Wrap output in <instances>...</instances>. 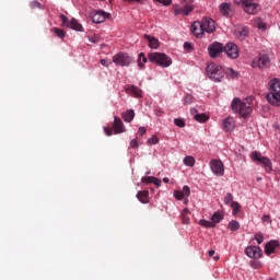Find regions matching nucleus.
Listing matches in <instances>:
<instances>
[{"label":"nucleus","mask_w":280,"mask_h":280,"mask_svg":"<svg viewBox=\"0 0 280 280\" xmlns=\"http://www.w3.org/2000/svg\"><path fill=\"white\" fill-rule=\"evenodd\" d=\"M201 25L206 34H213V32H215V21L211 18H203L201 20Z\"/></svg>","instance_id":"13"},{"label":"nucleus","mask_w":280,"mask_h":280,"mask_svg":"<svg viewBox=\"0 0 280 280\" xmlns=\"http://www.w3.org/2000/svg\"><path fill=\"white\" fill-rule=\"evenodd\" d=\"M224 202H225V205H230V207H231V203H232V202H235V201H233V195H232V194H228V195L224 197Z\"/></svg>","instance_id":"42"},{"label":"nucleus","mask_w":280,"mask_h":280,"mask_svg":"<svg viewBox=\"0 0 280 280\" xmlns=\"http://www.w3.org/2000/svg\"><path fill=\"white\" fill-rule=\"evenodd\" d=\"M223 130L225 132H233L235 130V120L233 117L229 116L223 120Z\"/></svg>","instance_id":"20"},{"label":"nucleus","mask_w":280,"mask_h":280,"mask_svg":"<svg viewBox=\"0 0 280 280\" xmlns=\"http://www.w3.org/2000/svg\"><path fill=\"white\" fill-rule=\"evenodd\" d=\"M137 198L140 202H142V205H148V202H150V191L148 190L138 191Z\"/></svg>","instance_id":"23"},{"label":"nucleus","mask_w":280,"mask_h":280,"mask_svg":"<svg viewBox=\"0 0 280 280\" xmlns=\"http://www.w3.org/2000/svg\"><path fill=\"white\" fill-rule=\"evenodd\" d=\"M104 132H105V135H107V137H110V135H113V131L108 127L104 128Z\"/></svg>","instance_id":"51"},{"label":"nucleus","mask_w":280,"mask_h":280,"mask_svg":"<svg viewBox=\"0 0 280 280\" xmlns=\"http://www.w3.org/2000/svg\"><path fill=\"white\" fill-rule=\"evenodd\" d=\"M52 32L56 34V36L58 38H65V36H67V34L65 33V31L58 28V27H54Z\"/></svg>","instance_id":"37"},{"label":"nucleus","mask_w":280,"mask_h":280,"mask_svg":"<svg viewBox=\"0 0 280 280\" xmlns=\"http://www.w3.org/2000/svg\"><path fill=\"white\" fill-rule=\"evenodd\" d=\"M194 119L199 121V124H205V121H209V117L206 114H195Z\"/></svg>","instance_id":"32"},{"label":"nucleus","mask_w":280,"mask_h":280,"mask_svg":"<svg viewBox=\"0 0 280 280\" xmlns=\"http://www.w3.org/2000/svg\"><path fill=\"white\" fill-rule=\"evenodd\" d=\"M113 62L118 67H128L132 62V58L128 54L119 52L113 57Z\"/></svg>","instance_id":"9"},{"label":"nucleus","mask_w":280,"mask_h":280,"mask_svg":"<svg viewBox=\"0 0 280 280\" xmlns=\"http://www.w3.org/2000/svg\"><path fill=\"white\" fill-rule=\"evenodd\" d=\"M153 185H155V187H161V179L153 177Z\"/></svg>","instance_id":"50"},{"label":"nucleus","mask_w":280,"mask_h":280,"mask_svg":"<svg viewBox=\"0 0 280 280\" xmlns=\"http://www.w3.org/2000/svg\"><path fill=\"white\" fill-rule=\"evenodd\" d=\"M255 98L253 96H248L244 100H240L235 97L232 101L231 108L236 115H240V117H248L253 114V102Z\"/></svg>","instance_id":"1"},{"label":"nucleus","mask_w":280,"mask_h":280,"mask_svg":"<svg viewBox=\"0 0 280 280\" xmlns=\"http://www.w3.org/2000/svg\"><path fill=\"white\" fill-rule=\"evenodd\" d=\"M228 229H230V231H240V222L231 221L228 225Z\"/></svg>","instance_id":"35"},{"label":"nucleus","mask_w":280,"mask_h":280,"mask_svg":"<svg viewBox=\"0 0 280 280\" xmlns=\"http://www.w3.org/2000/svg\"><path fill=\"white\" fill-rule=\"evenodd\" d=\"M243 9H244V12H246L247 14H257V10H259V5H257V3L250 2V0H247Z\"/></svg>","instance_id":"19"},{"label":"nucleus","mask_w":280,"mask_h":280,"mask_svg":"<svg viewBox=\"0 0 280 280\" xmlns=\"http://www.w3.org/2000/svg\"><path fill=\"white\" fill-rule=\"evenodd\" d=\"M191 194V189L189 186H184L183 190H174L173 196L176 198V200H183L185 198H189Z\"/></svg>","instance_id":"16"},{"label":"nucleus","mask_w":280,"mask_h":280,"mask_svg":"<svg viewBox=\"0 0 280 280\" xmlns=\"http://www.w3.org/2000/svg\"><path fill=\"white\" fill-rule=\"evenodd\" d=\"M159 143V137L153 135L151 138L147 140V145H156Z\"/></svg>","instance_id":"36"},{"label":"nucleus","mask_w":280,"mask_h":280,"mask_svg":"<svg viewBox=\"0 0 280 280\" xmlns=\"http://www.w3.org/2000/svg\"><path fill=\"white\" fill-rule=\"evenodd\" d=\"M106 19H110V13H106L104 11H95L94 13H92L93 23H96V24L104 23Z\"/></svg>","instance_id":"14"},{"label":"nucleus","mask_w":280,"mask_h":280,"mask_svg":"<svg viewBox=\"0 0 280 280\" xmlns=\"http://www.w3.org/2000/svg\"><path fill=\"white\" fill-rule=\"evenodd\" d=\"M173 12H174L175 16H178V15L185 16V10H184V8L180 7L179 4H175V5L173 7Z\"/></svg>","instance_id":"31"},{"label":"nucleus","mask_w":280,"mask_h":280,"mask_svg":"<svg viewBox=\"0 0 280 280\" xmlns=\"http://www.w3.org/2000/svg\"><path fill=\"white\" fill-rule=\"evenodd\" d=\"M158 3H162V5H172V0H154Z\"/></svg>","instance_id":"45"},{"label":"nucleus","mask_w":280,"mask_h":280,"mask_svg":"<svg viewBox=\"0 0 280 280\" xmlns=\"http://www.w3.org/2000/svg\"><path fill=\"white\" fill-rule=\"evenodd\" d=\"M148 62V58H145V54L141 52L138 58V66L143 68V65Z\"/></svg>","instance_id":"34"},{"label":"nucleus","mask_w":280,"mask_h":280,"mask_svg":"<svg viewBox=\"0 0 280 280\" xmlns=\"http://www.w3.org/2000/svg\"><path fill=\"white\" fill-rule=\"evenodd\" d=\"M213 259H214V261H218V259H220V256L217 255L213 257Z\"/></svg>","instance_id":"56"},{"label":"nucleus","mask_w":280,"mask_h":280,"mask_svg":"<svg viewBox=\"0 0 280 280\" xmlns=\"http://www.w3.org/2000/svg\"><path fill=\"white\" fill-rule=\"evenodd\" d=\"M163 183H170V178L164 177V178H163Z\"/></svg>","instance_id":"55"},{"label":"nucleus","mask_w":280,"mask_h":280,"mask_svg":"<svg viewBox=\"0 0 280 280\" xmlns=\"http://www.w3.org/2000/svg\"><path fill=\"white\" fill-rule=\"evenodd\" d=\"M184 49H185L186 51H191V50L194 49V45H191V43L186 42V43L184 44Z\"/></svg>","instance_id":"44"},{"label":"nucleus","mask_w":280,"mask_h":280,"mask_svg":"<svg viewBox=\"0 0 280 280\" xmlns=\"http://www.w3.org/2000/svg\"><path fill=\"white\" fill-rule=\"evenodd\" d=\"M191 102H194V97L190 95L185 96L184 104H191Z\"/></svg>","instance_id":"46"},{"label":"nucleus","mask_w":280,"mask_h":280,"mask_svg":"<svg viewBox=\"0 0 280 280\" xmlns=\"http://www.w3.org/2000/svg\"><path fill=\"white\" fill-rule=\"evenodd\" d=\"M268 65H270V58L266 55H259L252 61L253 69H265Z\"/></svg>","instance_id":"10"},{"label":"nucleus","mask_w":280,"mask_h":280,"mask_svg":"<svg viewBox=\"0 0 280 280\" xmlns=\"http://www.w3.org/2000/svg\"><path fill=\"white\" fill-rule=\"evenodd\" d=\"M208 255H209V257H213V256L215 255V250L210 249V250L208 252Z\"/></svg>","instance_id":"54"},{"label":"nucleus","mask_w":280,"mask_h":280,"mask_svg":"<svg viewBox=\"0 0 280 280\" xmlns=\"http://www.w3.org/2000/svg\"><path fill=\"white\" fill-rule=\"evenodd\" d=\"M126 92L129 93V95H132L133 97H141V90H139L135 85H128L126 88Z\"/></svg>","instance_id":"24"},{"label":"nucleus","mask_w":280,"mask_h":280,"mask_svg":"<svg viewBox=\"0 0 280 280\" xmlns=\"http://www.w3.org/2000/svg\"><path fill=\"white\" fill-rule=\"evenodd\" d=\"M224 52L226 54L228 58H231V60H237V58H240V48L233 42L225 44Z\"/></svg>","instance_id":"8"},{"label":"nucleus","mask_w":280,"mask_h":280,"mask_svg":"<svg viewBox=\"0 0 280 280\" xmlns=\"http://www.w3.org/2000/svg\"><path fill=\"white\" fill-rule=\"evenodd\" d=\"M101 65H103V67H108L109 65L108 59H102Z\"/></svg>","instance_id":"53"},{"label":"nucleus","mask_w":280,"mask_h":280,"mask_svg":"<svg viewBox=\"0 0 280 280\" xmlns=\"http://www.w3.org/2000/svg\"><path fill=\"white\" fill-rule=\"evenodd\" d=\"M210 170L215 176H224V163L220 160L210 161Z\"/></svg>","instance_id":"11"},{"label":"nucleus","mask_w":280,"mask_h":280,"mask_svg":"<svg viewBox=\"0 0 280 280\" xmlns=\"http://www.w3.org/2000/svg\"><path fill=\"white\" fill-rule=\"evenodd\" d=\"M138 132L141 137H143V133L145 132V127H139Z\"/></svg>","instance_id":"52"},{"label":"nucleus","mask_w":280,"mask_h":280,"mask_svg":"<svg viewBox=\"0 0 280 280\" xmlns=\"http://www.w3.org/2000/svg\"><path fill=\"white\" fill-rule=\"evenodd\" d=\"M264 224H272V219H270V214H265L261 218Z\"/></svg>","instance_id":"41"},{"label":"nucleus","mask_w":280,"mask_h":280,"mask_svg":"<svg viewBox=\"0 0 280 280\" xmlns=\"http://www.w3.org/2000/svg\"><path fill=\"white\" fill-rule=\"evenodd\" d=\"M267 101L271 106H280V80L273 78L268 82Z\"/></svg>","instance_id":"2"},{"label":"nucleus","mask_w":280,"mask_h":280,"mask_svg":"<svg viewBox=\"0 0 280 280\" xmlns=\"http://www.w3.org/2000/svg\"><path fill=\"white\" fill-rule=\"evenodd\" d=\"M200 226H203L205 229H215V223H212V221L201 219L199 220Z\"/></svg>","instance_id":"29"},{"label":"nucleus","mask_w":280,"mask_h":280,"mask_svg":"<svg viewBox=\"0 0 280 280\" xmlns=\"http://www.w3.org/2000/svg\"><path fill=\"white\" fill-rule=\"evenodd\" d=\"M206 73L213 82H222L224 80V68L215 63H209L206 69Z\"/></svg>","instance_id":"3"},{"label":"nucleus","mask_w":280,"mask_h":280,"mask_svg":"<svg viewBox=\"0 0 280 280\" xmlns=\"http://www.w3.org/2000/svg\"><path fill=\"white\" fill-rule=\"evenodd\" d=\"M121 117H122L124 121H126L127 124H130V121H132V119H135V110L128 109L121 114Z\"/></svg>","instance_id":"26"},{"label":"nucleus","mask_w":280,"mask_h":280,"mask_svg":"<svg viewBox=\"0 0 280 280\" xmlns=\"http://www.w3.org/2000/svg\"><path fill=\"white\" fill-rule=\"evenodd\" d=\"M258 30H260V32H266V30H268V24L266 22H264V20L257 18L255 21Z\"/></svg>","instance_id":"28"},{"label":"nucleus","mask_w":280,"mask_h":280,"mask_svg":"<svg viewBox=\"0 0 280 280\" xmlns=\"http://www.w3.org/2000/svg\"><path fill=\"white\" fill-rule=\"evenodd\" d=\"M153 178H154V177H152V176L142 177V183H148V184L153 183Z\"/></svg>","instance_id":"48"},{"label":"nucleus","mask_w":280,"mask_h":280,"mask_svg":"<svg viewBox=\"0 0 280 280\" xmlns=\"http://www.w3.org/2000/svg\"><path fill=\"white\" fill-rule=\"evenodd\" d=\"M174 124H175V126H178V128H185V120H183L180 118H175Z\"/></svg>","instance_id":"40"},{"label":"nucleus","mask_w":280,"mask_h":280,"mask_svg":"<svg viewBox=\"0 0 280 280\" xmlns=\"http://www.w3.org/2000/svg\"><path fill=\"white\" fill-rule=\"evenodd\" d=\"M143 38L148 42L150 49H159L161 43L159 39H156V37L145 34Z\"/></svg>","instance_id":"21"},{"label":"nucleus","mask_w":280,"mask_h":280,"mask_svg":"<svg viewBox=\"0 0 280 280\" xmlns=\"http://www.w3.org/2000/svg\"><path fill=\"white\" fill-rule=\"evenodd\" d=\"M183 163L187 167H194L196 165V159H194V156L191 155H187L186 158H184Z\"/></svg>","instance_id":"27"},{"label":"nucleus","mask_w":280,"mask_h":280,"mask_svg":"<svg viewBox=\"0 0 280 280\" xmlns=\"http://www.w3.org/2000/svg\"><path fill=\"white\" fill-rule=\"evenodd\" d=\"M278 246H279V241H269L265 245L266 255H272V253H275V250L277 249Z\"/></svg>","instance_id":"22"},{"label":"nucleus","mask_w":280,"mask_h":280,"mask_svg":"<svg viewBox=\"0 0 280 280\" xmlns=\"http://www.w3.org/2000/svg\"><path fill=\"white\" fill-rule=\"evenodd\" d=\"M90 40H91L92 43H95V40H93L92 38H90Z\"/></svg>","instance_id":"58"},{"label":"nucleus","mask_w":280,"mask_h":280,"mask_svg":"<svg viewBox=\"0 0 280 280\" xmlns=\"http://www.w3.org/2000/svg\"><path fill=\"white\" fill-rule=\"evenodd\" d=\"M224 219V217L222 215V213L220 212H215L212 217H211V222L212 224H220V222H222V220Z\"/></svg>","instance_id":"30"},{"label":"nucleus","mask_w":280,"mask_h":280,"mask_svg":"<svg viewBox=\"0 0 280 280\" xmlns=\"http://www.w3.org/2000/svg\"><path fill=\"white\" fill-rule=\"evenodd\" d=\"M60 19L62 21V27H68V30H73L74 32H84V27L78 22V20L72 19L69 21L66 15H60Z\"/></svg>","instance_id":"6"},{"label":"nucleus","mask_w":280,"mask_h":280,"mask_svg":"<svg viewBox=\"0 0 280 280\" xmlns=\"http://www.w3.org/2000/svg\"><path fill=\"white\" fill-rule=\"evenodd\" d=\"M234 36L238 40H244L248 36V28L246 26H237L234 30Z\"/></svg>","instance_id":"18"},{"label":"nucleus","mask_w":280,"mask_h":280,"mask_svg":"<svg viewBox=\"0 0 280 280\" xmlns=\"http://www.w3.org/2000/svg\"><path fill=\"white\" fill-rule=\"evenodd\" d=\"M254 240H256L257 244L264 243V235L262 234H255Z\"/></svg>","instance_id":"43"},{"label":"nucleus","mask_w":280,"mask_h":280,"mask_svg":"<svg viewBox=\"0 0 280 280\" xmlns=\"http://www.w3.org/2000/svg\"><path fill=\"white\" fill-rule=\"evenodd\" d=\"M190 32L196 36V38H202L205 36L206 31L205 27L202 26L201 21H196L191 24Z\"/></svg>","instance_id":"12"},{"label":"nucleus","mask_w":280,"mask_h":280,"mask_svg":"<svg viewBox=\"0 0 280 280\" xmlns=\"http://www.w3.org/2000/svg\"><path fill=\"white\" fill-rule=\"evenodd\" d=\"M208 54L210 58H220V55L224 54V44L213 42L208 46Z\"/></svg>","instance_id":"7"},{"label":"nucleus","mask_w":280,"mask_h":280,"mask_svg":"<svg viewBox=\"0 0 280 280\" xmlns=\"http://www.w3.org/2000/svg\"><path fill=\"white\" fill-rule=\"evenodd\" d=\"M219 12H221L223 16H229V14H231V4L226 2L221 3L219 7Z\"/></svg>","instance_id":"25"},{"label":"nucleus","mask_w":280,"mask_h":280,"mask_svg":"<svg viewBox=\"0 0 280 280\" xmlns=\"http://www.w3.org/2000/svg\"><path fill=\"white\" fill-rule=\"evenodd\" d=\"M113 130L115 135H121L126 132V128L124 127V121L117 116L114 117Z\"/></svg>","instance_id":"17"},{"label":"nucleus","mask_w":280,"mask_h":280,"mask_svg":"<svg viewBox=\"0 0 280 280\" xmlns=\"http://www.w3.org/2000/svg\"><path fill=\"white\" fill-rule=\"evenodd\" d=\"M189 213V209L185 208L183 211H182V215L184 218V222L185 224H189V218L187 217V214Z\"/></svg>","instance_id":"39"},{"label":"nucleus","mask_w":280,"mask_h":280,"mask_svg":"<svg viewBox=\"0 0 280 280\" xmlns=\"http://www.w3.org/2000/svg\"><path fill=\"white\" fill-rule=\"evenodd\" d=\"M148 59L150 62L163 68H167L172 65V58L167 57V55L163 52H150L148 55Z\"/></svg>","instance_id":"4"},{"label":"nucleus","mask_w":280,"mask_h":280,"mask_svg":"<svg viewBox=\"0 0 280 280\" xmlns=\"http://www.w3.org/2000/svg\"><path fill=\"white\" fill-rule=\"evenodd\" d=\"M245 255L250 259H259L261 257V248L258 246H248L245 249Z\"/></svg>","instance_id":"15"},{"label":"nucleus","mask_w":280,"mask_h":280,"mask_svg":"<svg viewBox=\"0 0 280 280\" xmlns=\"http://www.w3.org/2000/svg\"><path fill=\"white\" fill-rule=\"evenodd\" d=\"M248 0H234V3H236V5H242L244 8V5H246V2Z\"/></svg>","instance_id":"47"},{"label":"nucleus","mask_w":280,"mask_h":280,"mask_svg":"<svg viewBox=\"0 0 280 280\" xmlns=\"http://www.w3.org/2000/svg\"><path fill=\"white\" fill-rule=\"evenodd\" d=\"M252 161L254 163H259V165H262L265 167L266 172H272V162L267 156L261 155V152L255 151L250 154Z\"/></svg>","instance_id":"5"},{"label":"nucleus","mask_w":280,"mask_h":280,"mask_svg":"<svg viewBox=\"0 0 280 280\" xmlns=\"http://www.w3.org/2000/svg\"><path fill=\"white\" fill-rule=\"evenodd\" d=\"M130 148H139V142L137 141V139L130 141Z\"/></svg>","instance_id":"49"},{"label":"nucleus","mask_w":280,"mask_h":280,"mask_svg":"<svg viewBox=\"0 0 280 280\" xmlns=\"http://www.w3.org/2000/svg\"><path fill=\"white\" fill-rule=\"evenodd\" d=\"M183 8H184V16H187L190 12H194L192 4H186Z\"/></svg>","instance_id":"38"},{"label":"nucleus","mask_w":280,"mask_h":280,"mask_svg":"<svg viewBox=\"0 0 280 280\" xmlns=\"http://www.w3.org/2000/svg\"><path fill=\"white\" fill-rule=\"evenodd\" d=\"M230 71H231V73H234L235 75H237V73H235V71H233V69H231Z\"/></svg>","instance_id":"57"},{"label":"nucleus","mask_w":280,"mask_h":280,"mask_svg":"<svg viewBox=\"0 0 280 280\" xmlns=\"http://www.w3.org/2000/svg\"><path fill=\"white\" fill-rule=\"evenodd\" d=\"M230 207L233 215H237L240 213V203L237 201L232 202Z\"/></svg>","instance_id":"33"}]
</instances>
